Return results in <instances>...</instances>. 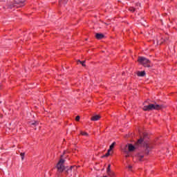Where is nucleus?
<instances>
[{
  "instance_id": "1",
  "label": "nucleus",
  "mask_w": 177,
  "mask_h": 177,
  "mask_svg": "<svg viewBox=\"0 0 177 177\" xmlns=\"http://www.w3.org/2000/svg\"><path fill=\"white\" fill-rule=\"evenodd\" d=\"M162 108V105L155 104H149V105L144 106V111H151V110H161Z\"/></svg>"
},
{
  "instance_id": "2",
  "label": "nucleus",
  "mask_w": 177,
  "mask_h": 177,
  "mask_svg": "<svg viewBox=\"0 0 177 177\" xmlns=\"http://www.w3.org/2000/svg\"><path fill=\"white\" fill-rule=\"evenodd\" d=\"M138 62L145 67H150V60L147 59L146 57H140Z\"/></svg>"
},
{
  "instance_id": "3",
  "label": "nucleus",
  "mask_w": 177,
  "mask_h": 177,
  "mask_svg": "<svg viewBox=\"0 0 177 177\" xmlns=\"http://www.w3.org/2000/svg\"><path fill=\"white\" fill-rule=\"evenodd\" d=\"M64 160L60 159L58 163L57 164L56 168L57 169L58 172H63L66 169L64 167Z\"/></svg>"
},
{
  "instance_id": "4",
  "label": "nucleus",
  "mask_w": 177,
  "mask_h": 177,
  "mask_svg": "<svg viewBox=\"0 0 177 177\" xmlns=\"http://www.w3.org/2000/svg\"><path fill=\"white\" fill-rule=\"evenodd\" d=\"M136 150V147L133 146L132 144H129L128 145V151L129 153H132V151H135Z\"/></svg>"
},
{
  "instance_id": "5",
  "label": "nucleus",
  "mask_w": 177,
  "mask_h": 177,
  "mask_svg": "<svg viewBox=\"0 0 177 177\" xmlns=\"http://www.w3.org/2000/svg\"><path fill=\"white\" fill-rule=\"evenodd\" d=\"M145 147V154H149V153H150V150H151V145L146 144Z\"/></svg>"
},
{
  "instance_id": "6",
  "label": "nucleus",
  "mask_w": 177,
  "mask_h": 177,
  "mask_svg": "<svg viewBox=\"0 0 177 177\" xmlns=\"http://www.w3.org/2000/svg\"><path fill=\"white\" fill-rule=\"evenodd\" d=\"M95 38H97V39H102V38H104V35L102 33H97L95 35Z\"/></svg>"
},
{
  "instance_id": "7",
  "label": "nucleus",
  "mask_w": 177,
  "mask_h": 177,
  "mask_svg": "<svg viewBox=\"0 0 177 177\" xmlns=\"http://www.w3.org/2000/svg\"><path fill=\"white\" fill-rule=\"evenodd\" d=\"M138 77H145L146 75V72L144 71H138L137 72Z\"/></svg>"
},
{
  "instance_id": "8",
  "label": "nucleus",
  "mask_w": 177,
  "mask_h": 177,
  "mask_svg": "<svg viewBox=\"0 0 177 177\" xmlns=\"http://www.w3.org/2000/svg\"><path fill=\"white\" fill-rule=\"evenodd\" d=\"M127 147H128V145L125 146V148L123 149V151L126 154L125 157L128 158V157H129V152L128 149H127Z\"/></svg>"
},
{
  "instance_id": "9",
  "label": "nucleus",
  "mask_w": 177,
  "mask_h": 177,
  "mask_svg": "<svg viewBox=\"0 0 177 177\" xmlns=\"http://www.w3.org/2000/svg\"><path fill=\"white\" fill-rule=\"evenodd\" d=\"M100 119V116H99L98 115H96L91 118V121H98V120Z\"/></svg>"
},
{
  "instance_id": "10",
  "label": "nucleus",
  "mask_w": 177,
  "mask_h": 177,
  "mask_svg": "<svg viewBox=\"0 0 177 177\" xmlns=\"http://www.w3.org/2000/svg\"><path fill=\"white\" fill-rule=\"evenodd\" d=\"M114 146H115V142H113L109 147V151H111V150H113V149H114Z\"/></svg>"
},
{
  "instance_id": "11",
  "label": "nucleus",
  "mask_w": 177,
  "mask_h": 177,
  "mask_svg": "<svg viewBox=\"0 0 177 177\" xmlns=\"http://www.w3.org/2000/svg\"><path fill=\"white\" fill-rule=\"evenodd\" d=\"M111 172V165H109L106 169V174H110Z\"/></svg>"
},
{
  "instance_id": "12",
  "label": "nucleus",
  "mask_w": 177,
  "mask_h": 177,
  "mask_svg": "<svg viewBox=\"0 0 177 177\" xmlns=\"http://www.w3.org/2000/svg\"><path fill=\"white\" fill-rule=\"evenodd\" d=\"M73 168H75V167L71 166L68 169L66 170V174H71V171H73Z\"/></svg>"
},
{
  "instance_id": "13",
  "label": "nucleus",
  "mask_w": 177,
  "mask_h": 177,
  "mask_svg": "<svg viewBox=\"0 0 177 177\" xmlns=\"http://www.w3.org/2000/svg\"><path fill=\"white\" fill-rule=\"evenodd\" d=\"M77 63H80V64H82V66L83 67H85V66H86V65H85V61H80V60H78V61H77Z\"/></svg>"
},
{
  "instance_id": "14",
  "label": "nucleus",
  "mask_w": 177,
  "mask_h": 177,
  "mask_svg": "<svg viewBox=\"0 0 177 177\" xmlns=\"http://www.w3.org/2000/svg\"><path fill=\"white\" fill-rule=\"evenodd\" d=\"M142 142H143V138H140L138 140V145H142Z\"/></svg>"
},
{
  "instance_id": "15",
  "label": "nucleus",
  "mask_w": 177,
  "mask_h": 177,
  "mask_svg": "<svg viewBox=\"0 0 177 177\" xmlns=\"http://www.w3.org/2000/svg\"><path fill=\"white\" fill-rule=\"evenodd\" d=\"M81 135H82L83 136H88V133L84 132V131H81Z\"/></svg>"
},
{
  "instance_id": "16",
  "label": "nucleus",
  "mask_w": 177,
  "mask_h": 177,
  "mask_svg": "<svg viewBox=\"0 0 177 177\" xmlns=\"http://www.w3.org/2000/svg\"><path fill=\"white\" fill-rule=\"evenodd\" d=\"M59 3H60V5H62V3H67V0H61L59 1Z\"/></svg>"
},
{
  "instance_id": "17",
  "label": "nucleus",
  "mask_w": 177,
  "mask_h": 177,
  "mask_svg": "<svg viewBox=\"0 0 177 177\" xmlns=\"http://www.w3.org/2000/svg\"><path fill=\"white\" fill-rule=\"evenodd\" d=\"M107 174L109 176H111V177L114 176V172L113 171H110V173H107Z\"/></svg>"
},
{
  "instance_id": "18",
  "label": "nucleus",
  "mask_w": 177,
  "mask_h": 177,
  "mask_svg": "<svg viewBox=\"0 0 177 177\" xmlns=\"http://www.w3.org/2000/svg\"><path fill=\"white\" fill-rule=\"evenodd\" d=\"M21 157V160H24V156H25V153H21L20 154Z\"/></svg>"
},
{
  "instance_id": "19",
  "label": "nucleus",
  "mask_w": 177,
  "mask_h": 177,
  "mask_svg": "<svg viewBox=\"0 0 177 177\" xmlns=\"http://www.w3.org/2000/svg\"><path fill=\"white\" fill-rule=\"evenodd\" d=\"M38 122H32V123H30V125H35V126H37V125H38Z\"/></svg>"
},
{
  "instance_id": "20",
  "label": "nucleus",
  "mask_w": 177,
  "mask_h": 177,
  "mask_svg": "<svg viewBox=\"0 0 177 177\" xmlns=\"http://www.w3.org/2000/svg\"><path fill=\"white\" fill-rule=\"evenodd\" d=\"M109 156H110V151H109V149H108V151H107V153L104 155V157H109Z\"/></svg>"
},
{
  "instance_id": "21",
  "label": "nucleus",
  "mask_w": 177,
  "mask_h": 177,
  "mask_svg": "<svg viewBox=\"0 0 177 177\" xmlns=\"http://www.w3.org/2000/svg\"><path fill=\"white\" fill-rule=\"evenodd\" d=\"M143 155H140L139 156V160H140V161H142V158H143Z\"/></svg>"
},
{
  "instance_id": "22",
  "label": "nucleus",
  "mask_w": 177,
  "mask_h": 177,
  "mask_svg": "<svg viewBox=\"0 0 177 177\" xmlns=\"http://www.w3.org/2000/svg\"><path fill=\"white\" fill-rule=\"evenodd\" d=\"M129 10L131 11V12H134L135 11V8H130V9H129Z\"/></svg>"
},
{
  "instance_id": "23",
  "label": "nucleus",
  "mask_w": 177,
  "mask_h": 177,
  "mask_svg": "<svg viewBox=\"0 0 177 177\" xmlns=\"http://www.w3.org/2000/svg\"><path fill=\"white\" fill-rule=\"evenodd\" d=\"M80 117L77 115V116L75 118L76 121H80Z\"/></svg>"
},
{
  "instance_id": "24",
  "label": "nucleus",
  "mask_w": 177,
  "mask_h": 177,
  "mask_svg": "<svg viewBox=\"0 0 177 177\" xmlns=\"http://www.w3.org/2000/svg\"><path fill=\"white\" fill-rule=\"evenodd\" d=\"M128 168H129V169H131L132 168V167H131V165H129Z\"/></svg>"
},
{
  "instance_id": "25",
  "label": "nucleus",
  "mask_w": 177,
  "mask_h": 177,
  "mask_svg": "<svg viewBox=\"0 0 177 177\" xmlns=\"http://www.w3.org/2000/svg\"><path fill=\"white\" fill-rule=\"evenodd\" d=\"M140 6V3H137V6Z\"/></svg>"
},
{
  "instance_id": "26",
  "label": "nucleus",
  "mask_w": 177,
  "mask_h": 177,
  "mask_svg": "<svg viewBox=\"0 0 177 177\" xmlns=\"http://www.w3.org/2000/svg\"><path fill=\"white\" fill-rule=\"evenodd\" d=\"M166 39L168 40V37H166Z\"/></svg>"
},
{
  "instance_id": "27",
  "label": "nucleus",
  "mask_w": 177,
  "mask_h": 177,
  "mask_svg": "<svg viewBox=\"0 0 177 177\" xmlns=\"http://www.w3.org/2000/svg\"><path fill=\"white\" fill-rule=\"evenodd\" d=\"M144 136H146V135H145V134H144Z\"/></svg>"
}]
</instances>
